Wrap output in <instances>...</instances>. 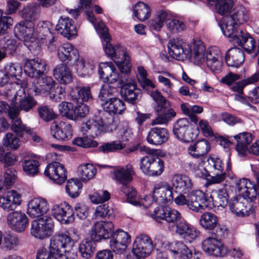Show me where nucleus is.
<instances>
[{"instance_id":"nucleus-1","label":"nucleus","mask_w":259,"mask_h":259,"mask_svg":"<svg viewBox=\"0 0 259 259\" xmlns=\"http://www.w3.org/2000/svg\"><path fill=\"white\" fill-rule=\"evenodd\" d=\"M34 23L29 20L20 22L14 29L15 35L20 40L24 41L25 45L29 50L37 46V38L43 40V43L48 46L51 51L56 49L55 36L48 27L47 23H43L39 27L38 36L34 33Z\"/></svg>"},{"instance_id":"nucleus-2","label":"nucleus","mask_w":259,"mask_h":259,"mask_svg":"<svg viewBox=\"0 0 259 259\" xmlns=\"http://www.w3.org/2000/svg\"><path fill=\"white\" fill-rule=\"evenodd\" d=\"M168 53L174 59L184 60L193 57V63L197 65L205 60V47L200 39H194L192 45L186 44L182 39H171L167 44Z\"/></svg>"},{"instance_id":"nucleus-3","label":"nucleus","mask_w":259,"mask_h":259,"mask_svg":"<svg viewBox=\"0 0 259 259\" xmlns=\"http://www.w3.org/2000/svg\"><path fill=\"white\" fill-rule=\"evenodd\" d=\"M72 240L66 234L59 233L55 235L50 239L48 248L42 246L37 251L36 259H60L66 256L63 254L72 245Z\"/></svg>"},{"instance_id":"nucleus-4","label":"nucleus","mask_w":259,"mask_h":259,"mask_svg":"<svg viewBox=\"0 0 259 259\" xmlns=\"http://www.w3.org/2000/svg\"><path fill=\"white\" fill-rule=\"evenodd\" d=\"M113 174V178L117 183L122 185L120 190L126 196L127 201L135 206H140L141 203L137 199V191L128 185L136 174L133 165L128 163L125 167H117L114 169Z\"/></svg>"},{"instance_id":"nucleus-5","label":"nucleus","mask_w":259,"mask_h":259,"mask_svg":"<svg viewBox=\"0 0 259 259\" xmlns=\"http://www.w3.org/2000/svg\"><path fill=\"white\" fill-rule=\"evenodd\" d=\"M89 19L94 26L95 29L100 35L101 38L106 43L104 47V50L105 54L112 60L115 61L118 58H120L121 54V49H124L123 47H119L115 49L113 46L109 43L110 36L108 33V29L105 24L101 21L97 22L94 14L93 13H88Z\"/></svg>"},{"instance_id":"nucleus-6","label":"nucleus","mask_w":259,"mask_h":259,"mask_svg":"<svg viewBox=\"0 0 259 259\" xmlns=\"http://www.w3.org/2000/svg\"><path fill=\"white\" fill-rule=\"evenodd\" d=\"M114 121L113 117L106 113L105 117H96L90 119L82 124L81 130L84 135L93 138L97 137L104 134L105 128L111 124Z\"/></svg>"},{"instance_id":"nucleus-7","label":"nucleus","mask_w":259,"mask_h":259,"mask_svg":"<svg viewBox=\"0 0 259 259\" xmlns=\"http://www.w3.org/2000/svg\"><path fill=\"white\" fill-rule=\"evenodd\" d=\"M206 167L210 176L206 179L208 185L220 184L223 182L226 177V173L224 171V164L222 161L217 157L209 156L207 160Z\"/></svg>"},{"instance_id":"nucleus-8","label":"nucleus","mask_w":259,"mask_h":259,"mask_svg":"<svg viewBox=\"0 0 259 259\" xmlns=\"http://www.w3.org/2000/svg\"><path fill=\"white\" fill-rule=\"evenodd\" d=\"M53 228L52 219L49 216L45 215L32 222L31 233L35 238L43 239L53 234Z\"/></svg>"},{"instance_id":"nucleus-9","label":"nucleus","mask_w":259,"mask_h":259,"mask_svg":"<svg viewBox=\"0 0 259 259\" xmlns=\"http://www.w3.org/2000/svg\"><path fill=\"white\" fill-rule=\"evenodd\" d=\"M151 217L157 222H161L162 220L165 221L169 227L173 228L182 219L179 211L163 206L155 208Z\"/></svg>"},{"instance_id":"nucleus-10","label":"nucleus","mask_w":259,"mask_h":259,"mask_svg":"<svg viewBox=\"0 0 259 259\" xmlns=\"http://www.w3.org/2000/svg\"><path fill=\"white\" fill-rule=\"evenodd\" d=\"M153 249V244L150 237L146 234H141L136 237L133 244V259L145 258L151 254Z\"/></svg>"},{"instance_id":"nucleus-11","label":"nucleus","mask_w":259,"mask_h":259,"mask_svg":"<svg viewBox=\"0 0 259 259\" xmlns=\"http://www.w3.org/2000/svg\"><path fill=\"white\" fill-rule=\"evenodd\" d=\"M174 188L168 183L160 182L153 189V199L158 204L171 203L174 199Z\"/></svg>"},{"instance_id":"nucleus-12","label":"nucleus","mask_w":259,"mask_h":259,"mask_svg":"<svg viewBox=\"0 0 259 259\" xmlns=\"http://www.w3.org/2000/svg\"><path fill=\"white\" fill-rule=\"evenodd\" d=\"M228 204L231 212L237 216H248L254 211L252 203L240 195L231 198Z\"/></svg>"},{"instance_id":"nucleus-13","label":"nucleus","mask_w":259,"mask_h":259,"mask_svg":"<svg viewBox=\"0 0 259 259\" xmlns=\"http://www.w3.org/2000/svg\"><path fill=\"white\" fill-rule=\"evenodd\" d=\"M188 208L194 212L201 213L208 206L206 194L199 190H192L188 193Z\"/></svg>"},{"instance_id":"nucleus-14","label":"nucleus","mask_w":259,"mask_h":259,"mask_svg":"<svg viewBox=\"0 0 259 259\" xmlns=\"http://www.w3.org/2000/svg\"><path fill=\"white\" fill-rule=\"evenodd\" d=\"M109 245L111 249L116 253L124 251L131 242V236L126 232L118 229L110 236Z\"/></svg>"},{"instance_id":"nucleus-15","label":"nucleus","mask_w":259,"mask_h":259,"mask_svg":"<svg viewBox=\"0 0 259 259\" xmlns=\"http://www.w3.org/2000/svg\"><path fill=\"white\" fill-rule=\"evenodd\" d=\"M114 225L111 222L100 221L95 223L90 231V237L97 242L109 238Z\"/></svg>"},{"instance_id":"nucleus-16","label":"nucleus","mask_w":259,"mask_h":259,"mask_svg":"<svg viewBox=\"0 0 259 259\" xmlns=\"http://www.w3.org/2000/svg\"><path fill=\"white\" fill-rule=\"evenodd\" d=\"M45 175L56 184H62L67 179V171L64 166L58 162H53L47 166Z\"/></svg>"},{"instance_id":"nucleus-17","label":"nucleus","mask_w":259,"mask_h":259,"mask_svg":"<svg viewBox=\"0 0 259 259\" xmlns=\"http://www.w3.org/2000/svg\"><path fill=\"white\" fill-rule=\"evenodd\" d=\"M190 122L187 118H181L174 124L173 133L175 137L179 140L189 143L192 141L195 136L191 132Z\"/></svg>"},{"instance_id":"nucleus-18","label":"nucleus","mask_w":259,"mask_h":259,"mask_svg":"<svg viewBox=\"0 0 259 259\" xmlns=\"http://www.w3.org/2000/svg\"><path fill=\"white\" fill-rule=\"evenodd\" d=\"M7 222L10 228L17 232H22L28 226L26 215L21 211H14L8 213Z\"/></svg>"},{"instance_id":"nucleus-19","label":"nucleus","mask_w":259,"mask_h":259,"mask_svg":"<svg viewBox=\"0 0 259 259\" xmlns=\"http://www.w3.org/2000/svg\"><path fill=\"white\" fill-rule=\"evenodd\" d=\"M57 55L59 60L67 64H74L79 59L77 49L69 43H65L58 49Z\"/></svg>"},{"instance_id":"nucleus-20","label":"nucleus","mask_w":259,"mask_h":259,"mask_svg":"<svg viewBox=\"0 0 259 259\" xmlns=\"http://www.w3.org/2000/svg\"><path fill=\"white\" fill-rule=\"evenodd\" d=\"M52 211L54 217L62 224H67L74 221L73 210L66 202L54 206Z\"/></svg>"},{"instance_id":"nucleus-21","label":"nucleus","mask_w":259,"mask_h":259,"mask_svg":"<svg viewBox=\"0 0 259 259\" xmlns=\"http://www.w3.org/2000/svg\"><path fill=\"white\" fill-rule=\"evenodd\" d=\"M20 3L17 0H8L6 15L0 9V35L4 34L7 29L13 25L12 18L7 15L15 13Z\"/></svg>"},{"instance_id":"nucleus-22","label":"nucleus","mask_w":259,"mask_h":259,"mask_svg":"<svg viewBox=\"0 0 259 259\" xmlns=\"http://www.w3.org/2000/svg\"><path fill=\"white\" fill-rule=\"evenodd\" d=\"M51 132L54 138L60 141H68L72 136L71 125L62 121H54L51 126Z\"/></svg>"},{"instance_id":"nucleus-23","label":"nucleus","mask_w":259,"mask_h":259,"mask_svg":"<svg viewBox=\"0 0 259 259\" xmlns=\"http://www.w3.org/2000/svg\"><path fill=\"white\" fill-rule=\"evenodd\" d=\"M175 227L176 233L189 243L193 242L199 235L196 228L183 219Z\"/></svg>"},{"instance_id":"nucleus-24","label":"nucleus","mask_w":259,"mask_h":259,"mask_svg":"<svg viewBox=\"0 0 259 259\" xmlns=\"http://www.w3.org/2000/svg\"><path fill=\"white\" fill-rule=\"evenodd\" d=\"M98 72L100 78L104 82L113 83L117 82L120 78L117 72L112 63H101L98 68Z\"/></svg>"},{"instance_id":"nucleus-25","label":"nucleus","mask_w":259,"mask_h":259,"mask_svg":"<svg viewBox=\"0 0 259 259\" xmlns=\"http://www.w3.org/2000/svg\"><path fill=\"white\" fill-rule=\"evenodd\" d=\"M49 210L47 201L41 198L32 199L28 204L27 214L33 218H40L46 213Z\"/></svg>"},{"instance_id":"nucleus-26","label":"nucleus","mask_w":259,"mask_h":259,"mask_svg":"<svg viewBox=\"0 0 259 259\" xmlns=\"http://www.w3.org/2000/svg\"><path fill=\"white\" fill-rule=\"evenodd\" d=\"M46 70L45 61L39 58L27 59L24 65V71L30 77H38Z\"/></svg>"},{"instance_id":"nucleus-27","label":"nucleus","mask_w":259,"mask_h":259,"mask_svg":"<svg viewBox=\"0 0 259 259\" xmlns=\"http://www.w3.org/2000/svg\"><path fill=\"white\" fill-rule=\"evenodd\" d=\"M206 61L208 67L214 72L221 71L222 67V53L216 47L208 49L206 54Z\"/></svg>"},{"instance_id":"nucleus-28","label":"nucleus","mask_w":259,"mask_h":259,"mask_svg":"<svg viewBox=\"0 0 259 259\" xmlns=\"http://www.w3.org/2000/svg\"><path fill=\"white\" fill-rule=\"evenodd\" d=\"M171 184L176 191L183 194H188L193 188L194 184L188 176L182 174L175 175L171 179Z\"/></svg>"},{"instance_id":"nucleus-29","label":"nucleus","mask_w":259,"mask_h":259,"mask_svg":"<svg viewBox=\"0 0 259 259\" xmlns=\"http://www.w3.org/2000/svg\"><path fill=\"white\" fill-rule=\"evenodd\" d=\"M236 186L239 195L251 200L256 198L257 193L255 184L253 181L243 178L238 181Z\"/></svg>"},{"instance_id":"nucleus-30","label":"nucleus","mask_w":259,"mask_h":259,"mask_svg":"<svg viewBox=\"0 0 259 259\" xmlns=\"http://www.w3.org/2000/svg\"><path fill=\"white\" fill-rule=\"evenodd\" d=\"M202 248L205 252L214 256H223L225 254L222 242L213 237L205 239L202 242Z\"/></svg>"},{"instance_id":"nucleus-31","label":"nucleus","mask_w":259,"mask_h":259,"mask_svg":"<svg viewBox=\"0 0 259 259\" xmlns=\"http://www.w3.org/2000/svg\"><path fill=\"white\" fill-rule=\"evenodd\" d=\"M19 109L11 108L9 110V117L12 120L11 129L18 136L22 137L24 133L31 132V128L22 124L21 119L19 117Z\"/></svg>"},{"instance_id":"nucleus-32","label":"nucleus","mask_w":259,"mask_h":259,"mask_svg":"<svg viewBox=\"0 0 259 259\" xmlns=\"http://www.w3.org/2000/svg\"><path fill=\"white\" fill-rule=\"evenodd\" d=\"M56 30L69 39L76 36L77 33L73 21L68 17H60L56 25Z\"/></svg>"},{"instance_id":"nucleus-33","label":"nucleus","mask_w":259,"mask_h":259,"mask_svg":"<svg viewBox=\"0 0 259 259\" xmlns=\"http://www.w3.org/2000/svg\"><path fill=\"white\" fill-rule=\"evenodd\" d=\"M13 85L14 87H12L11 89L7 90L6 92L7 97L11 101L10 105H9L4 101H1V113L6 112L7 111L9 114V110L10 108H14L19 109L16 107L17 95H18L19 94H23L24 93V89L22 88L18 83H16Z\"/></svg>"},{"instance_id":"nucleus-34","label":"nucleus","mask_w":259,"mask_h":259,"mask_svg":"<svg viewBox=\"0 0 259 259\" xmlns=\"http://www.w3.org/2000/svg\"><path fill=\"white\" fill-rule=\"evenodd\" d=\"M168 137L169 134L166 128L154 127L149 131L146 140L150 144L159 146L165 143Z\"/></svg>"},{"instance_id":"nucleus-35","label":"nucleus","mask_w":259,"mask_h":259,"mask_svg":"<svg viewBox=\"0 0 259 259\" xmlns=\"http://www.w3.org/2000/svg\"><path fill=\"white\" fill-rule=\"evenodd\" d=\"M21 202V195L13 190L0 196V207L7 211L14 210Z\"/></svg>"},{"instance_id":"nucleus-36","label":"nucleus","mask_w":259,"mask_h":259,"mask_svg":"<svg viewBox=\"0 0 259 259\" xmlns=\"http://www.w3.org/2000/svg\"><path fill=\"white\" fill-rule=\"evenodd\" d=\"M235 36L236 39L234 42L242 47L246 52L250 54L255 51V41L245 31L238 32Z\"/></svg>"},{"instance_id":"nucleus-37","label":"nucleus","mask_w":259,"mask_h":259,"mask_svg":"<svg viewBox=\"0 0 259 259\" xmlns=\"http://www.w3.org/2000/svg\"><path fill=\"white\" fill-rule=\"evenodd\" d=\"M244 59L243 51L237 47L230 49L226 53L225 61L229 66L238 67L243 63Z\"/></svg>"},{"instance_id":"nucleus-38","label":"nucleus","mask_w":259,"mask_h":259,"mask_svg":"<svg viewBox=\"0 0 259 259\" xmlns=\"http://www.w3.org/2000/svg\"><path fill=\"white\" fill-rule=\"evenodd\" d=\"M169 250L176 259H191L192 257V251L182 241L171 243Z\"/></svg>"},{"instance_id":"nucleus-39","label":"nucleus","mask_w":259,"mask_h":259,"mask_svg":"<svg viewBox=\"0 0 259 259\" xmlns=\"http://www.w3.org/2000/svg\"><path fill=\"white\" fill-rule=\"evenodd\" d=\"M103 106L104 111L102 115L104 117L106 113L112 117V114H121L125 109L124 102L117 98H110Z\"/></svg>"},{"instance_id":"nucleus-40","label":"nucleus","mask_w":259,"mask_h":259,"mask_svg":"<svg viewBox=\"0 0 259 259\" xmlns=\"http://www.w3.org/2000/svg\"><path fill=\"white\" fill-rule=\"evenodd\" d=\"M55 78L61 84H67L71 83L73 77L70 69L64 64H60L53 70Z\"/></svg>"},{"instance_id":"nucleus-41","label":"nucleus","mask_w":259,"mask_h":259,"mask_svg":"<svg viewBox=\"0 0 259 259\" xmlns=\"http://www.w3.org/2000/svg\"><path fill=\"white\" fill-rule=\"evenodd\" d=\"M55 82L50 76H45L39 78L36 85L33 87V91L35 95H45L52 91L55 87Z\"/></svg>"},{"instance_id":"nucleus-42","label":"nucleus","mask_w":259,"mask_h":259,"mask_svg":"<svg viewBox=\"0 0 259 259\" xmlns=\"http://www.w3.org/2000/svg\"><path fill=\"white\" fill-rule=\"evenodd\" d=\"M219 26L224 35L232 37V40L233 41L236 39L235 35L237 33L242 31L241 29H237L238 25L228 16L224 18L222 22L219 23Z\"/></svg>"},{"instance_id":"nucleus-43","label":"nucleus","mask_w":259,"mask_h":259,"mask_svg":"<svg viewBox=\"0 0 259 259\" xmlns=\"http://www.w3.org/2000/svg\"><path fill=\"white\" fill-rule=\"evenodd\" d=\"M122 94L127 102L134 104L139 97H141V91L137 87L135 83H127L123 87Z\"/></svg>"},{"instance_id":"nucleus-44","label":"nucleus","mask_w":259,"mask_h":259,"mask_svg":"<svg viewBox=\"0 0 259 259\" xmlns=\"http://www.w3.org/2000/svg\"><path fill=\"white\" fill-rule=\"evenodd\" d=\"M210 149L209 143L206 140L198 142L188 149L189 154L195 158H199L208 153Z\"/></svg>"},{"instance_id":"nucleus-45","label":"nucleus","mask_w":259,"mask_h":259,"mask_svg":"<svg viewBox=\"0 0 259 259\" xmlns=\"http://www.w3.org/2000/svg\"><path fill=\"white\" fill-rule=\"evenodd\" d=\"M237 141L236 146V150L240 153L243 154L247 149L248 145L252 140V136L251 134L243 132L234 136Z\"/></svg>"},{"instance_id":"nucleus-46","label":"nucleus","mask_w":259,"mask_h":259,"mask_svg":"<svg viewBox=\"0 0 259 259\" xmlns=\"http://www.w3.org/2000/svg\"><path fill=\"white\" fill-rule=\"evenodd\" d=\"M96 242L90 237L81 242L79 246V251L82 257L89 258L93 255L96 249Z\"/></svg>"},{"instance_id":"nucleus-47","label":"nucleus","mask_w":259,"mask_h":259,"mask_svg":"<svg viewBox=\"0 0 259 259\" xmlns=\"http://www.w3.org/2000/svg\"><path fill=\"white\" fill-rule=\"evenodd\" d=\"M228 16L238 25L246 22L249 18L247 10L242 6L236 7L233 9L232 14Z\"/></svg>"},{"instance_id":"nucleus-48","label":"nucleus","mask_w":259,"mask_h":259,"mask_svg":"<svg viewBox=\"0 0 259 259\" xmlns=\"http://www.w3.org/2000/svg\"><path fill=\"white\" fill-rule=\"evenodd\" d=\"M150 95L156 104L154 109L157 113H162L170 108L169 101L166 100L157 90L152 92Z\"/></svg>"},{"instance_id":"nucleus-49","label":"nucleus","mask_w":259,"mask_h":259,"mask_svg":"<svg viewBox=\"0 0 259 259\" xmlns=\"http://www.w3.org/2000/svg\"><path fill=\"white\" fill-rule=\"evenodd\" d=\"M199 222L200 225L204 229L213 230L217 227L218 220L214 213L205 212L201 215Z\"/></svg>"},{"instance_id":"nucleus-50","label":"nucleus","mask_w":259,"mask_h":259,"mask_svg":"<svg viewBox=\"0 0 259 259\" xmlns=\"http://www.w3.org/2000/svg\"><path fill=\"white\" fill-rule=\"evenodd\" d=\"M72 100L78 101L81 100L82 102H87L92 99L91 89L89 87H76L74 91L71 93Z\"/></svg>"},{"instance_id":"nucleus-51","label":"nucleus","mask_w":259,"mask_h":259,"mask_svg":"<svg viewBox=\"0 0 259 259\" xmlns=\"http://www.w3.org/2000/svg\"><path fill=\"white\" fill-rule=\"evenodd\" d=\"M211 197L215 206L224 208L229 204V195L225 189L212 191Z\"/></svg>"},{"instance_id":"nucleus-52","label":"nucleus","mask_w":259,"mask_h":259,"mask_svg":"<svg viewBox=\"0 0 259 259\" xmlns=\"http://www.w3.org/2000/svg\"><path fill=\"white\" fill-rule=\"evenodd\" d=\"M40 12L39 5L32 3L25 7L21 11L22 16L29 21H34L38 19Z\"/></svg>"},{"instance_id":"nucleus-53","label":"nucleus","mask_w":259,"mask_h":259,"mask_svg":"<svg viewBox=\"0 0 259 259\" xmlns=\"http://www.w3.org/2000/svg\"><path fill=\"white\" fill-rule=\"evenodd\" d=\"M134 13L135 17L140 21H144L148 19L151 14L149 6L141 2L137 3L134 8Z\"/></svg>"},{"instance_id":"nucleus-54","label":"nucleus","mask_w":259,"mask_h":259,"mask_svg":"<svg viewBox=\"0 0 259 259\" xmlns=\"http://www.w3.org/2000/svg\"><path fill=\"white\" fill-rule=\"evenodd\" d=\"M18 100L19 102V105H16L19 111L21 110H24L25 111H28L34 107L36 104V101L31 96L26 97L25 95V92L23 94H19L17 95L16 104L17 103V101Z\"/></svg>"},{"instance_id":"nucleus-55","label":"nucleus","mask_w":259,"mask_h":259,"mask_svg":"<svg viewBox=\"0 0 259 259\" xmlns=\"http://www.w3.org/2000/svg\"><path fill=\"white\" fill-rule=\"evenodd\" d=\"M4 71L13 80H19L22 74V68L18 63L9 62L4 68Z\"/></svg>"},{"instance_id":"nucleus-56","label":"nucleus","mask_w":259,"mask_h":259,"mask_svg":"<svg viewBox=\"0 0 259 259\" xmlns=\"http://www.w3.org/2000/svg\"><path fill=\"white\" fill-rule=\"evenodd\" d=\"M77 172L82 181H87L95 176L97 170L92 164L85 163L78 167Z\"/></svg>"},{"instance_id":"nucleus-57","label":"nucleus","mask_w":259,"mask_h":259,"mask_svg":"<svg viewBox=\"0 0 259 259\" xmlns=\"http://www.w3.org/2000/svg\"><path fill=\"white\" fill-rule=\"evenodd\" d=\"M156 118L151 121V125L167 124L176 116V113L172 108H168L162 113H158Z\"/></svg>"},{"instance_id":"nucleus-58","label":"nucleus","mask_w":259,"mask_h":259,"mask_svg":"<svg viewBox=\"0 0 259 259\" xmlns=\"http://www.w3.org/2000/svg\"><path fill=\"white\" fill-rule=\"evenodd\" d=\"M121 50L120 58L114 61L122 73H127L130 72L131 67L129 61V56L124 49H121Z\"/></svg>"},{"instance_id":"nucleus-59","label":"nucleus","mask_w":259,"mask_h":259,"mask_svg":"<svg viewBox=\"0 0 259 259\" xmlns=\"http://www.w3.org/2000/svg\"><path fill=\"white\" fill-rule=\"evenodd\" d=\"M24 171L30 176L36 175L39 172V163L34 159H26L22 163Z\"/></svg>"},{"instance_id":"nucleus-60","label":"nucleus","mask_w":259,"mask_h":259,"mask_svg":"<svg viewBox=\"0 0 259 259\" xmlns=\"http://www.w3.org/2000/svg\"><path fill=\"white\" fill-rule=\"evenodd\" d=\"M166 20H168L167 13L163 10L158 11L151 20L150 25L154 30L159 31Z\"/></svg>"},{"instance_id":"nucleus-61","label":"nucleus","mask_w":259,"mask_h":259,"mask_svg":"<svg viewBox=\"0 0 259 259\" xmlns=\"http://www.w3.org/2000/svg\"><path fill=\"white\" fill-rule=\"evenodd\" d=\"M81 187V184L77 179H72L67 182L66 191L71 197L76 198L78 196Z\"/></svg>"},{"instance_id":"nucleus-62","label":"nucleus","mask_w":259,"mask_h":259,"mask_svg":"<svg viewBox=\"0 0 259 259\" xmlns=\"http://www.w3.org/2000/svg\"><path fill=\"white\" fill-rule=\"evenodd\" d=\"M137 72L138 73V75L137 76L138 81L141 87L143 88L150 87L152 89L155 88V84L150 79L147 78V72L143 66H138L137 67Z\"/></svg>"},{"instance_id":"nucleus-63","label":"nucleus","mask_w":259,"mask_h":259,"mask_svg":"<svg viewBox=\"0 0 259 259\" xmlns=\"http://www.w3.org/2000/svg\"><path fill=\"white\" fill-rule=\"evenodd\" d=\"M258 79L259 72H257L246 79L236 82L231 87V89L234 92L241 94L243 93V90L245 86L249 84L255 83L257 82Z\"/></svg>"},{"instance_id":"nucleus-64","label":"nucleus","mask_w":259,"mask_h":259,"mask_svg":"<svg viewBox=\"0 0 259 259\" xmlns=\"http://www.w3.org/2000/svg\"><path fill=\"white\" fill-rule=\"evenodd\" d=\"M232 0H215L213 5H215L217 12L221 15L227 16L233 7Z\"/></svg>"}]
</instances>
